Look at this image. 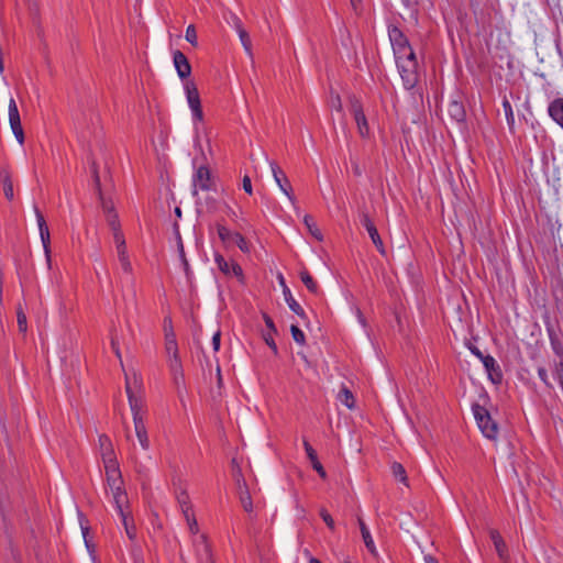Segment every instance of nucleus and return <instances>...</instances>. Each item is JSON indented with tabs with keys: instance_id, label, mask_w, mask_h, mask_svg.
<instances>
[{
	"instance_id": "41",
	"label": "nucleus",
	"mask_w": 563,
	"mask_h": 563,
	"mask_svg": "<svg viewBox=\"0 0 563 563\" xmlns=\"http://www.w3.org/2000/svg\"><path fill=\"white\" fill-rule=\"evenodd\" d=\"M79 523H80V529H81V533H82V537H84V541L86 543V547L89 548V541L87 539V536H88V532H89V527L87 526V521L86 519L82 517L81 514H79Z\"/></svg>"
},
{
	"instance_id": "49",
	"label": "nucleus",
	"mask_w": 563,
	"mask_h": 563,
	"mask_svg": "<svg viewBox=\"0 0 563 563\" xmlns=\"http://www.w3.org/2000/svg\"><path fill=\"white\" fill-rule=\"evenodd\" d=\"M164 332H165V336L167 335L168 332L175 333L170 318H165V320H164Z\"/></svg>"
},
{
	"instance_id": "3",
	"label": "nucleus",
	"mask_w": 563,
	"mask_h": 563,
	"mask_svg": "<svg viewBox=\"0 0 563 563\" xmlns=\"http://www.w3.org/2000/svg\"><path fill=\"white\" fill-rule=\"evenodd\" d=\"M101 207L106 214V220L110 227L115 244L117 255L122 271L126 274L132 273V264L129 258L124 235L120 229L118 214L111 201L106 200L100 194Z\"/></svg>"
},
{
	"instance_id": "17",
	"label": "nucleus",
	"mask_w": 563,
	"mask_h": 563,
	"mask_svg": "<svg viewBox=\"0 0 563 563\" xmlns=\"http://www.w3.org/2000/svg\"><path fill=\"white\" fill-rule=\"evenodd\" d=\"M98 445L103 464L117 461L112 442L108 435L100 434L98 439Z\"/></svg>"
},
{
	"instance_id": "14",
	"label": "nucleus",
	"mask_w": 563,
	"mask_h": 563,
	"mask_svg": "<svg viewBox=\"0 0 563 563\" xmlns=\"http://www.w3.org/2000/svg\"><path fill=\"white\" fill-rule=\"evenodd\" d=\"M351 112L356 122L360 135L362 137L368 136L369 128H368L366 117L363 112V108H362L361 103L355 99L351 100Z\"/></svg>"
},
{
	"instance_id": "56",
	"label": "nucleus",
	"mask_w": 563,
	"mask_h": 563,
	"mask_svg": "<svg viewBox=\"0 0 563 563\" xmlns=\"http://www.w3.org/2000/svg\"><path fill=\"white\" fill-rule=\"evenodd\" d=\"M309 563H322V562H321V561H319V560H318V559H316V558H311V559L309 560Z\"/></svg>"
},
{
	"instance_id": "22",
	"label": "nucleus",
	"mask_w": 563,
	"mask_h": 563,
	"mask_svg": "<svg viewBox=\"0 0 563 563\" xmlns=\"http://www.w3.org/2000/svg\"><path fill=\"white\" fill-rule=\"evenodd\" d=\"M482 362H483L485 369L488 373L489 378L494 383H499L501 380V373L499 371V366H498L497 362L495 361V358L490 355H486L485 357H483Z\"/></svg>"
},
{
	"instance_id": "26",
	"label": "nucleus",
	"mask_w": 563,
	"mask_h": 563,
	"mask_svg": "<svg viewBox=\"0 0 563 563\" xmlns=\"http://www.w3.org/2000/svg\"><path fill=\"white\" fill-rule=\"evenodd\" d=\"M284 296H285V300H286L289 309L292 312H295L299 317H305L306 316L303 309L301 308V306L295 300V298L292 297L290 290L285 285H284Z\"/></svg>"
},
{
	"instance_id": "13",
	"label": "nucleus",
	"mask_w": 563,
	"mask_h": 563,
	"mask_svg": "<svg viewBox=\"0 0 563 563\" xmlns=\"http://www.w3.org/2000/svg\"><path fill=\"white\" fill-rule=\"evenodd\" d=\"M269 165L274 176V180L279 187L280 191L294 203L295 197L292 195V187L287 176L276 163L271 162Z\"/></svg>"
},
{
	"instance_id": "23",
	"label": "nucleus",
	"mask_w": 563,
	"mask_h": 563,
	"mask_svg": "<svg viewBox=\"0 0 563 563\" xmlns=\"http://www.w3.org/2000/svg\"><path fill=\"white\" fill-rule=\"evenodd\" d=\"M303 448L308 455V459L310 460V462L312 464V467L318 472V474L322 478H325L327 473H325L323 466L321 465V463L318 461L316 451L313 450V448L309 444V442L307 440L303 441Z\"/></svg>"
},
{
	"instance_id": "25",
	"label": "nucleus",
	"mask_w": 563,
	"mask_h": 563,
	"mask_svg": "<svg viewBox=\"0 0 563 563\" xmlns=\"http://www.w3.org/2000/svg\"><path fill=\"white\" fill-rule=\"evenodd\" d=\"M549 114L563 128V99H555L549 106Z\"/></svg>"
},
{
	"instance_id": "16",
	"label": "nucleus",
	"mask_w": 563,
	"mask_h": 563,
	"mask_svg": "<svg viewBox=\"0 0 563 563\" xmlns=\"http://www.w3.org/2000/svg\"><path fill=\"white\" fill-rule=\"evenodd\" d=\"M361 222L362 224L364 225V228L366 229L372 242L374 243V245L377 247L378 252L382 254V255H386V250H385V246H384V243L378 234V231L375 227V224L373 223V221L369 219L368 214L367 213H362L361 214Z\"/></svg>"
},
{
	"instance_id": "34",
	"label": "nucleus",
	"mask_w": 563,
	"mask_h": 563,
	"mask_svg": "<svg viewBox=\"0 0 563 563\" xmlns=\"http://www.w3.org/2000/svg\"><path fill=\"white\" fill-rule=\"evenodd\" d=\"M391 473L396 479L407 485V474L400 463L394 462L391 464Z\"/></svg>"
},
{
	"instance_id": "40",
	"label": "nucleus",
	"mask_w": 563,
	"mask_h": 563,
	"mask_svg": "<svg viewBox=\"0 0 563 563\" xmlns=\"http://www.w3.org/2000/svg\"><path fill=\"white\" fill-rule=\"evenodd\" d=\"M503 107H504V111H505V115H506L508 124L512 125L515 122V117H514V111H512L510 102L507 99H505L503 101Z\"/></svg>"
},
{
	"instance_id": "48",
	"label": "nucleus",
	"mask_w": 563,
	"mask_h": 563,
	"mask_svg": "<svg viewBox=\"0 0 563 563\" xmlns=\"http://www.w3.org/2000/svg\"><path fill=\"white\" fill-rule=\"evenodd\" d=\"M242 186H243V189L245 192H247L250 195L253 192L251 178L249 176L243 177Z\"/></svg>"
},
{
	"instance_id": "46",
	"label": "nucleus",
	"mask_w": 563,
	"mask_h": 563,
	"mask_svg": "<svg viewBox=\"0 0 563 563\" xmlns=\"http://www.w3.org/2000/svg\"><path fill=\"white\" fill-rule=\"evenodd\" d=\"M538 376L539 378L544 383L545 386L552 387V384L550 383L549 375L545 368L539 367L538 368Z\"/></svg>"
},
{
	"instance_id": "19",
	"label": "nucleus",
	"mask_w": 563,
	"mask_h": 563,
	"mask_svg": "<svg viewBox=\"0 0 563 563\" xmlns=\"http://www.w3.org/2000/svg\"><path fill=\"white\" fill-rule=\"evenodd\" d=\"M236 484H238L239 499H240V503H241L243 509L246 512H252L253 511L252 497H251V494H250V490H249V487H247L245 481L243 478L238 477Z\"/></svg>"
},
{
	"instance_id": "1",
	"label": "nucleus",
	"mask_w": 563,
	"mask_h": 563,
	"mask_svg": "<svg viewBox=\"0 0 563 563\" xmlns=\"http://www.w3.org/2000/svg\"><path fill=\"white\" fill-rule=\"evenodd\" d=\"M396 64L406 89H411L418 81V63L416 55L402 32L393 26L388 31Z\"/></svg>"
},
{
	"instance_id": "42",
	"label": "nucleus",
	"mask_w": 563,
	"mask_h": 563,
	"mask_svg": "<svg viewBox=\"0 0 563 563\" xmlns=\"http://www.w3.org/2000/svg\"><path fill=\"white\" fill-rule=\"evenodd\" d=\"M275 332H271V331H267L263 334V339L264 341L266 342V344L273 350V352L276 354L277 353V346H276V343L274 341V335Z\"/></svg>"
},
{
	"instance_id": "6",
	"label": "nucleus",
	"mask_w": 563,
	"mask_h": 563,
	"mask_svg": "<svg viewBox=\"0 0 563 563\" xmlns=\"http://www.w3.org/2000/svg\"><path fill=\"white\" fill-rule=\"evenodd\" d=\"M188 106L192 112V117L197 121H202L203 113L200 103V97L196 84L192 80H187L184 84Z\"/></svg>"
},
{
	"instance_id": "2",
	"label": "nucleus",
	"mask_w": 563,
	"mask_h": 563,
	"mask_svg": "<svg viewBox=\"0 0 563 563\" xmlns=\"http://www.w3.org/2000/svg\"><path fill=\"white\" fill-rule=\"evenodd\" d=\"M140 378L133 373L132 376L125 374V391L128 394L129 405L132 411L134 431L136 439L144 451L150 449V439L145 426V410L143 401L136 395V389L140 387Z\"/></svg>"
},
{
	"instance_id": "12",
	"label": "nucleus",
	"mask_w": 563,
	"mask_h": 563,
	"mask_svg": "<svg viewBox=\"0 0 563 563\" xmlns=\"http://www.w3.org/2000/svg\"><path fill=\"white\" fill-rule=\"evenodd\" d=\"M172 484L175 488L176 499L181 510V514L185 515L194 511L192 505L190 503V497L187 493L184 481L181 478H172Z\"/></svg>"
},
{
	"instance_id": "50",
	"label": "nucleus",
	"mask_w": 563,
	"mask_h": 563,
	"mask_svg": "<svg viewBox=\"0 0 563 563\" xmlns=\"http://www.w3.org/2000/svg\"><path fill=\"white\" fill-rule=\"evenodd\" d=\"M220 336H221V333L220 331H217L213 336H212V347L213 350L217 352L220 347Z\"/></svg>"
},
{
	"instance_id": "61",
	"label": "nucleus",
	"mask_w": 563,
	"mask_h": 563,
	"mask_svg": "<svg viewBox=\"0 0 563 563\" xmlns=\"http://www.w3.org/2000/svg\"><path fill=\"white\" fill-rule=\"evenodd\" d=\"M280 283H282V285H284V277L283 276H280Z\"/></svg>"
},
{
	"instance_id": "54",
	"label": "nucleus",
	"mask_w": 563,
	"mask_h": 563,
	"mask_svg": "<svg viewBox=\"0 0 563 563\" xmlns=\"http://www.w3.org/2000/svg\"><path fill=\"white\" fill-rule=\"evenodd\" d=\"M93 175H95V180H96L97 185H99V175H98L97 169H93Z\"/></svg>"
},
{
	"instance_id": "44",
	"label": "nucleus",
	"mask_w": 563,
	"mask_h": 563,
	"mask_svg": "<svg viewBox=\"0 0 563 563\" xmlns=\"http://www.w3.org/2000/svg\"><path fill=\"white\" fill-rule=\"evenodd\" d=\"M16 319H18L19 330L21 332H25L26 331V316L22 310L18 311Z\"/></svg>"
},
{
	"instance_id": "27",
	"label": "nucleus",
	"mask_w": 563,
	"mask_h": 563,
	"mask_svg": "<svg viewBox=\"0 0 563 563\" xmlns=\"http://www.w3.org/2000/svg\"><path fill=\"white\" fill-rule=\"evenodd\" d=\"M448 111L451 118H453L456 122H462L465 118L464 107L459 101H451Z\"/></svg>"
},
{
	"instance_id": "36",
	"label": "nucleus",
	"mask_w": 563,
	"mask_h": 563,
	"mask_svg": "<svg viewBox=\"0 0 563 563\" xmlns=\"http://www.w3.org/2000/svg\"><path fill=\"white\" fill-rule=\"evenodd\" d=\"M300 279L311 292L318 291L317 283L313 280L312 276L307 271L300 272Z\"/></svg>"
},
{
	"instance_id": "32",
	"label": "nucleus",
	"mask_w": 563,
	"mask_h": 563,
	"mask_svg": "<svg viewBox=\"0 0 563 563\" xmlns=\"http://www.w3.org/2000/svg\"><path fill=\"white\" fill-rule=\"evenodd\" d=\"M176 239H177V249H178V253H179V258L181 261L185 273L188 275L189 274V263H188V260L185 254L181 236L178 231L176 232Z\"/></svg>"
},
{
	"instance_id": "5",
	"label": "nucleus",
	"mask_w": 563,
	"mask_h": 563,
	"mask_svg": "<svg viewBox=\"0 0 563 563\" xmlns=\"http://www.w3.org/2000/svg\"><path fill=\"white\" fill-rule=\"evenodd\" d=\"M214 186L211 172L207 165H200L192 175V195L197 196L199 190H212Z\"/></svg>"
},
{
	"instance_id": "53",
	"label": "nucleus",
	"mask_w": 563,
	"mask_h": 563,
	"mask_svg": "<svg viewBox=\"0 0 563 563\" xmlns=\"http://www.w3.org/2000/svg\"><path fill=\"white\" fill-rule=\"evenodd\" d=\"M424 562L426 563H439V561L435 558H433L432 555H426Z\"/></svg>"
},
{
	"instance_id": "31",
	"label": "nucleus",
	"mask_w": 563,
	"mask_h": 563,
	"mask_svg": "<svg viewBox=\"0 0 563 563\" xmlns=\"http://www.w3.org/2000/svg\"><path fill=\"white\" fill-rule=\"evenodd\" d=\"M238 35H239V38L241 41V44L245 51V53L252 57L253 56V52H252V41H251V37H250V34L249 32L245 30V29H242L240 31L236 32Z\"/></svg>"
},
{
	"instance_id": "11",
	"label": "nucleus",
	"mask_w": 563,
	"mask_h": 563,
	"mask_svg": "<svg viewBox=\"0 0 563 563\" xmlns=\"http://www.w3.org/2000/svg\"><path fill=\"white\" fill-rule=\"evenodd\" d=\"M218 235L224 243L235 244L243 253H250V244L243 235L232 232L223 225L218 227Z\"/></svg>"
},
{
	"instance_id": "35",
	"label": "nucleus",
	"mask_w": 563,
	"mask_h": 563,
	"mask_svg": "<svg viewBox=\"0 0 563 563\" xmlns=\"http://www.w3.org/2000/svg\"><path fill=\"white\" fill-rule=\"evenodd\" d=\"M184 518H185V520L187 522V526H188V529H189L190 533L192 536H195V538L197 536H199V527H198V522L196 520L194 511L185 514Z\"/></svg>"
},
{
	"instance_id": "57",
	"label": "nucleus",
	"mask_w": 563,
	"mask_h": 563,
	"mask_svg": "<svg viewBox=\"0 0 563 563\" xmlns=\"http://www.w3.org/2000/svg\"><path fill=\"white\" fill-rule=\"evenodd\" d=\"M175 212H176L177 217H180V216H181V210H180L179 208H176V209H175Z\"/></svg>"
},
{
	"instance_id": "45",
	"label": "nucleus",
	"mask_w": 563,
	"mask_h": 563,
	"mask_svg": "<svg viewBox=\"0 0 563 563\" xmlns=\"http://www.w3.org/2000/svg\"><path fill=\"white\" fill-rule=\"evenodd\" d=\"M330 104L333 109L341 112L342 111V101L339 95H332L330 99Z\"/></svg>"
},
{
	"instance_id": "21",
	"label": "nucleus",
	"mask_w": 563,
	"mask_h": 563,
	"mask_svg": "<svg viewBox=\"0 0 563 563\" xmlns=\"http://www.w3.org/2000/svg\"><path fill=\"white\" fill-rule=\"evenodd\" d=\"M489 537L494 543L495 550H496L499 559L503 561H507L508 560V550H507V545H506L503 537L500 536V533L497 530L492 529L489 531Z\"/></svg>"
},
{
	"instance_id": "43",
	"label": "nucleus",
	"mask_w": 563,
	"mask_h": 563,
	"mask_svg": "<svg viewBox=\"0 0 563 563\" xmlns=\"http://www.w3.org/2000/svg\"><path fill=\"white\" fill-rule=\"evenodd\" d=\"M320 516L321 518L323 519V521L325 522V525L331 529V530H334L335 528V525H334V520L333 518L331 517V515L324 509L322 508L320 510Z\"/></svg>"
},
{
	"instance_id": "37",
	"label": "nucleus",
	"mask_w": 563,
	"mask_h": 563,
	"mask_svg": "<svg viewBox=\"0 0 563 563\" xmlns=\"http://www.w3.org/2000/svg\"><path fill=\"white\" fill-rule=\"evenodd\" d=\"M119 515H120V517L122 519V523L124 526V530H125L128 537L131 540H133L135 538V528H134V526L131 523V521H130L128 515L124 512V510L120 511Z\"/></svg>"
},
{
	"instance_id": "38",
	"label": "nucleus",
	"mask_w": 563,
	"mask_h": 563,
	"mask_svg": "<svg viewBox=\"0 0 563 563\" xmlns=\"http://www.w3.org/2000/svg\"><path fill=\"white\" fill-rule=\"evenodd\" d=\"M290 332L294 341L300 345H303L306 342V336L303 332L295 324L290 327Z\"/></svg>"
},
{
	"instance_id": "10",
	"label": "nucleus",
	"mask_w": 563,
	"mask_h": 563,
	"mask_svg": "<svg viewBox=\"0 0 563 563\" xmlns=\"http://www.w3.org/2000/svg\"><path fill=\"white\" fill-rule=\"evenodd\" d=\"M214 262L218 268L229 277H235L239 282H244V274L242 267L233 260L228 261L221 254L214 255Z\"/></svg>"
},
{
	"instance_id": "8",
	"label": "nucleus",
	"mask_w": 563,
	"mask_h": 563,
	"mask_svg": "<svg viewBox=\"0 0 563 563\" xmlns=\"http://www.w3.org/2000/svg\"><path fill=\"white\" fill-rule=\"evenodd\" d=\"M34 213H35V217H36L37 225H38V231H40V236H41V241H42V244H43V250H44V254H45V258H46V264H47V267L51 268V266H52V258H51L49 231H48L46 221H45L42 212L40 211V209L36 206H34Z\"/></svg>"
},
{
	"instance_id": "29",
	"label": "nucleus",
	"mask_w": 563,
	"mask_h": 563,
	"mask_svg": "<svg viewBox=\"0 0 563 563\" xmlns=\"http://www.w3.org/2000/svg\"><path fill=\"white\" fill-rule=\"evenodd\" d=\"M303 223L307 228V230L309 231V233L318 241H322L323 240V235L320 231V229L317 227V224L314 223L313 221V218L309 214H306L303 217Z\"/></svg>"
},
{
	"instance_id": "18",
	"label": "nucleus",
	"mask_w": 563,
	"mask_h": 563,
	"mask_svg": "<svg viewBox=\"0 0 563 563\" xmlns=\"http://www.w3.org/2000/svg\"><path fill=\"white\" fill-rule=\"evenodd\" d=\"M173 62H174L176 71L181 79H186L190 76L191 66H190L187 57L184 55V53H181L180 51L174 52Z\"/></svg>"
},
{
	"instance_id": "47",
	"label": "nucleus",
	"mask_w": 563,
	"mask_h": 563,
	"mask_svg": "<svg viewBox=\"0 0 563 563\" xmlns=\"http://www.w3.org/2000/svg\"><path fill=\"white\" fill-rule=\"evenodd\" d=\"M231 25L235 30V32L244 29L242 21L235 14L231 16Z\"/></svg>"
},
{
	"instance_id": "4",
	"label": "nucleus",
	"mask_w": 563,
	"mask_h": 563,
	"mask_svg": "<svg viewBox=\"0 0 563 563\" xmlns=\"http://www.w3.org/2000/svg\"><path fill=\"white\" fill-rule=\"evenodd\" d=\"M472 409L474 418L483 435L487 439L495 440L498 434V427L497 423L492 419L487 409L479 405H473Z\"/></svg>"
},
{
	"instance_id": "52",
	"label": "nucleus",
	"mask_w": 563,
	"mask_h": 563,
	"mask_svg": "<svg viewBox=\"0 0 563 563\" xmlns=\"http://www.w3.org/2000/svg\"><path fill=\"white\" fill-rule=\"evenodd\" d=\"M264 321L266 323L268 331L276 332V328H275L274 322L271 317L264 314Z\"/></svg>"
},
{
	"instance_id": "15",
	"label": "nucleus",
	"mask_w": 563,
	"mask_h": 563,
	"mask_svg": "<svg viewBox=\"0 0 563 563\" xmlns=\"http://www.w3.org/2000/svg\"><path fill=\"white\" fill-rule=\"evenodd\" d=\"M196 554L201 563H213L210 544L205 534H199L192 540Z\"/></svg>"
},
{
	"instance_id": "20",
	"label": "nucleus",
	"mask_w": 563,
	"mask_h": 563,
	"mask_svg": "<svg viewBox=\"0 0 563 563\" xmlns=\"http://www.w3.org/2000/svg\"><path fill=\"white\" fill-rule=\"evenodd\" d=\"M103 466L106 471L108 486L113 487L114 485H120L122 481L118 461H114L112 463H106L103 464Z\"/></svg>"
},
{
	"instance_id": "24",
	"label": "nucleus",
	"mask_w": 563,
	"mask_h": 563,
	"mask_svg": "<svg viewBox=\"0 0 563 563\" xmlns=\"http://www.w3.org/2000/svg\"><path fill=\"white\" fill-rule=\"evenodd\" d=\"M358 525H360V529H361V533H362V538L365 543V547L373 555H377V549L375 547L374 540L372 538V534H371L367 526L365 525V522L362 519H358Z\"/></svg>"
},
{
	"instance_id": "28",
	"label": "nucleus",
	"mask_w": 563,
	"mask_h": 563,
	"mask_svg": "<svg viewBox=\"0 0 563 563\" xmlns=\"http://www.w3.org/2000/svg\"><path fill=\"white\" fill-rule=\"evenodd\" d=\"M110 489H111L118 512L123 511V504L125 503V493L122 490L121 484L114 485L113 487H110Z\"/></svg>"
},
{
	"instance_id": "60",
	"label": "nucleus",
	"mask_w": 563,
	"mask_h": 563,
	"mask_svg": "<svg viewBox=\"0 0 563 563\" xmlns=\"http://www.w3.org/2000/svg\"><path fill=\"white\" fill-rule=\"evenodd\" d=\"M217 373H218V376H219V380H221V376H220V368L218 367L217 369Z\"/></svg>"
},
{
	"instance_id": "33",
	"label": "nucleus",
	"mask_w": 563,
	"mask_h": 563,
	"mask_svg": "<svg viewBox=\"0 0 563 563\" xmlns=\"http://www.w3.org/2000/svg\"><path fill=\"white\" fill-rule=\"evenodd\" d=\"M1 180H2V185H3L4 196L9 200H12L13 197H14V194H13V185H12V181L10 179V175L7 172H3L1 174Z\"/></svg>"
},
{
	"instance_id": "30",
	"label": "nucleus",
	"mask_w": 563,
	"mask_h": 563,
	"mask_svg": "<svg viewBox=\"0 0 563 563\" xmlns=\"http://www.w3.org/2000/svg\"><path fill=\"white\" fill-rule=\"evenodd\" d=\"M338 399L349 409L354 408V396L345 386H342L341 390L339 391Z\"/></svg>"
},
{
	"instance_id": "39",
	"label": "nucleus",
	"mask_w": 563,
	"mask_h": 563,
	"mask_svg": "<svg viewBox=\"0 0 563 563\" xmlns=\"http://www.w3.org/2000/svg\"><path fill=\"white\" fill-rule=\"evenodd\" d=\"M185 37L192 46L198 45L197 32L192 24L187 26Z\"/></svg>"
},
{
	"instance_id": "51",
	"label": "nucleus",
	"mask_w": 563,
	"mask_h": 563,
	"mask_svg": "<svg viewBox=\"0 0 563 563\" xmlns=\"http://www.w3.org/2000/svg\"><path fill=\"white\" fill-rule=\"evenodd\" d=\"M111 346H112V350L114 352V354L117 355V357L120 360V363L122 364V358H121V352H120V349H119V343L112 339L111 341Z\"/></svg>"
},
{
	"instance_id": "58",
	"label": "nucleus",
	"mask_w": 563,
	"mask_h": 563,
	"mask_svg": "<svg viewBox=\"0 0 563 563\" xmlns=\"http://www.w3.org/2000/svg\"><path fill=\"white\" fill-rule=\"evenodd\" d=\"M406 2L407 5H411V0H404ZM412 2H417V0H412Z\"/></svg>"
},
{
	"instance_id": "59",
	"label": "nucleus",
	"mask_w": 563,
	"mask_h": 563,
	"mask_svg": "<svg viewBox=\"0 0 563 563\" xmlns=\"http://www.w3.org/2000/svg\"><path fill=\"white\" fill-rule=\"evenodd\" d=\"M29 4H35V0H26Z\"/></svg>"
},
{
	"instance_id": "55",
	"label": "nucleus",
	"mask_w": 563,
	"mask_h": 563,
	"mask_svg": "<svg viewBox=\"0 0 563 563\" xmlns=\"http://www.w3.org/2000/svg\"><path fill=\"white\" fill-rule=\"evenodd\" d=\"M473 352L483 361V357H485L477 349L473 350Z\"/></svg>"
},
{
	"instance_id": "7",
	"label": "nucleus",
	"mask_w": 563,
	"mask_h": 563,
	"mask_svg": "<svg viewBox=\"0 0 563 563\" xmlns=\"http://www.w3.org/2000/svg\"><path fill=\"white\" fill-rule=\"evenodd\" d=\"M165 351L170 371L177 375L181 373V363L175 333L168 332L165 339Z\"/></svg>"
},
{
	"instance_id": "9",
	"label": "nucleus",
	"mask_w": 563,
	"mask_h": 563,
	"mask_svg": "<svg viewBox=\"0 0 563 563\" xmlns=\"http://www.w3.org/2000/svg\"><path fill=\"white\" fill-rule=\"evenodd\" d=\"M8 114L11 130L16 141L22 145L24 143V132L21 124L20 112L13 98L9 100Z\"/></svg>"
}]
</instances>
